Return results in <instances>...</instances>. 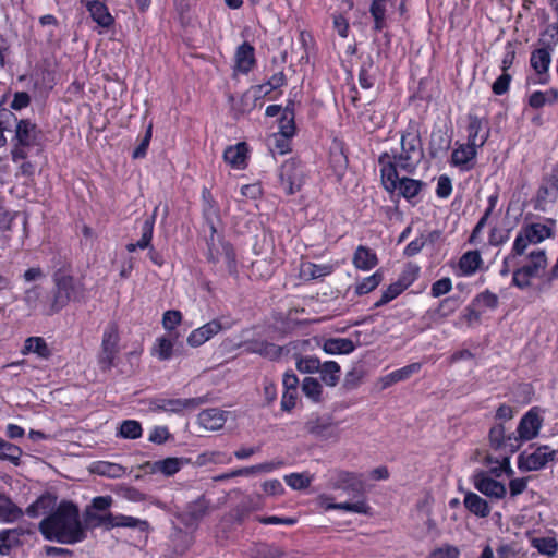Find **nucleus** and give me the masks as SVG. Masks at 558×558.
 <instances>
[{
    "instance_id": "obj_1",
    "label": "nucleus",
    "mask_w": 558,
    "mask_h": 558,
    "mask_svg": "<svg viewBox=\"0 0 558 558\" xmlns=\"http://www.w3.org/2000/svg\"><path fill=\"white\" fill-rule=\"evenodd\" d=\"M46 541L73 545L87 537V526L82 522L80 509L71 500L63 499L38 524Z\"/></svg>"
},
{
    "instance_id": "obj_2",
    "label": "nucleus",
    "mask_w": 558,
    "mask_h": 558,
    "mask_svg": "<svg viewBox=\"0 0 558 558\" xmlns=\"http://www.w3.org/2000/svg\"><path fill=\"white\" fill-rule=\"evenodd\" d=\"M424 157L420 125L416 121L410 120L407 128L401 132L400 149L391 148L390 151H383L378 156L379 170H386L392 165L408 175H414Z\"/></svg>"
},
{
    "instance_id": "obj_3",
    "label": "nucleus",
    "mask_w": 558,
    "mask_h": 558,
    "mask_svg": "<svg viewBox=\"0 0 558 558\" xmlns=\"http://www.w3.org/2000/svg\"><path fill=\"white\" fill-rule=\"evenodd\" d=\"M548 259L545 250L536 248L531 251L524 263L519 264L512 271L511 286L525 291L533 289L539 295L546 291H539L538 287L547 279Z\"/></svg>"
},
{
    "instance_id": "obj_4",
    "label": "nucleus",
    "mask_w": 558,
    "mask_h": 558,
    "mask_svg": "<svg viewBox=\"0 0 558 558\" xmlns=\"http://www.w3.org/2000/svg\"><path fill=\"white\" fill-rule=\"evenodd\" d=\"M51 300L47 310L48 315H54L69 305L70 302L81 303L86 300V288L82 280L58 269L53 276Z\"/></svg>"
},
{
    "instance_id": "obj_5",
    "label": "nucleus",
    "mask_w": 558,
    "mask_h": 558,
    "mask_svg": "<svg viewBox=\"0 0 558 558\" xmlns=\"http://www.w3.org/2000/svg\"><path fill=\"white\" fill-rule=\"evenodd\" d=\"M13 132L10 155L14 163L27 159L32 149L41 147L43 132L29 119H19L16 117Z\"/></svg>"
},
{
    "instance_id": "obj_6",
    "label": "nucleus",
    "mask_w": 558,
    "mask_h": 558,
    "mask_svg": "<svg viewBox=\"0 0 558 558\" xmlns=\"http://www.w3.org/2000/svg\"><path fill=\"white\" fill-rule=\"evenodd\" d=\"M383 189L389 194L397 192L398 197H403L408 203L416 205L417 196L422 193L425 183L422 180L413 179L405 174L400 177V170L390 165L386 170H379Z\"/></svg>"
},
{
    "instance_id": "obj_7",
    "label": "nucleus",
    "mask_w": 558,
    "mask_h": 558,
    "mask_svg": "<svg viewBox=\"0 0 558 558\" xmlns=\"http://www.w3.org/2000/svg\"><path fill=\"white\" fill-rule=\"evenodd\" d=\"M539 43L544 46L531 52L530 64L537 75L534 84L546 85L549 82L548 70L551 62V46L558 43V25H549L542 34Z\"/></svg>"
},
{
    "instance_id": "obj_8",
    "label": "nucleus",
    "mask_w": 558,
    "mask_h": 558,
    "mask_svg": "<svg viewBox=\"0 0 558 558\" xmlns=\"http://www.w3.org/2000/svg\"><path fill=\"white\" fill-rule=\"evenodd\" d=\"M557 222L545 218L543 222L523 223L513 241L514 253L525 254L530 245H536L555 236Z\"/></svg>"
},
{
    "instance_id": "obj_9",
    "label": "nucleus",
    "mask_w": 558,
    "mask_h": 558,
    "mask_svg": "<svg viewBox=\"0 0 558 558\" xmlns=\"http://www.w3.org/2000/svg\"><path fill=\"white\" fill-rule=\"evenodd\" d=\"M304 430L319 441H338L341 430L339 423L330 415L312 414L304 423Z\"/></svg>"
},
{
    "instance_id": "obj_10",
    "label": "nucleus",
    "mask_w": 558,
    "mask_h": 558,
    "mask_svg": "<svg viewBox=\"0 0 558 558\" xmlns=\"http://www.w3.org/2000/svg\"><path fill=\"white\" fill-rule=\"evenodd\" d=\"M280 185L287 195L299 192L304 184V171L301 160L290 158L279 169Z\"/></svg>"
},
{
    "instance_id": "obj_11",
    "label": "nucleus",
    "mask_w": 558,
    "mask_h": 558,
    "mask_svg": "<svg viewBox=\"0 0 558 558\" xmlns=\"http://www.w3.org/2000/svg\"><path fill=\"white\" fill-rule=\"evenodd\" d=\"M223 258L228 274L234 279L239 278V265L236 253L233 245L225 240H220L216 245L215 243L208 244L207 260L217 264Z\"/></svg>"
},
{
    "instance_id": "obj_12",
    "label": "nucleus",
    "mask_w": 558,
    "mask_h": 558,
    "mask_svg": "<svg viewBox=\"0 0 558 558\" xmlns=\"http://www.w3.org/2000/svg\"><path fill=\"white\" fill-rule=\"evenodd\" d=\"M466 141L482 148L490 137V123L487 116L480 117L470 110L466 114Z\"/></svg>"
},
{
    "instance_id": "obj_13",
    "label": "nucleus",
    "mask_w": 558,
    "mask_h": 558,
    "mask_svg": "<svg viewBox=\"0 0 558 558\" xmlns=\"http://www.w3.org/2000/svg\"><path fill=\"white\" fill-rule=\"evenodd\" d=\"M556 450L549 446L543 445L536 447L533 452H522L518 458V468L522 471H538L553 461L556 456Z\"/></svg>"
},
{
    "instance_id": "obj_14",
    "label": "nucleus",
    "mask_w": 558,
    "mask_h": 558,
    "mask_svg": "<svg viewBox=\"0 0 558 558\" xmlns=\"http://www.w3.org/2000/svg\"><path fill=\"white\" fill-rule=\"evenodd\" d=\"M205 402V399L202 397L196 398H155L151 402L155 410L174 413V414H183L186 411H194L199 408Z\"/></svg>"
},
{
    "instance_id": "obj_15",
    "label": "nucleus",
    "mask_w": 558,
    "mask_h": 558,
    "mask_svg": "<svg viewBox=\"0 0 558 558\" xmlns=\"http://www.w3.org/2000/svg\"><path fill=\"white\" fill-rule=\"evenodd\" d=\"M558 196V162L555 163L548 174L543 178L539 185L534 208L536 210H544L548 203H554Z\"/></svg>"
},
{
    "instance_id": "obj_16",
    "label": "nucleus",
    "mask_w": 558,
    "mask_h": 558,
    "mask_svg": "<svg viewBox=\"0 0 558 558\" xmlns=\"http://www.w3.org/2000/svg\"><path fill=\"white\" fill-rule=\"evenodd\" d=\"M478 149L480 147L471 144L468 141L465 143L457 142L456 148H453L451 153L449 162L452 167L458 168L460 171H471L476 165Z\"/></svg>"
},
{
    "instance_id": "obj_17",
    "label": "nucleus",
    "mask_w": 558,
    "mask_h": 558,
    "mask_svg": "<svg viewBox=\"0 0 558 558\" xmlns=\"http://www.w3.org/2000/svg\"><path fill=\"white\" fill-rule=\"evenodd\" d=\"M330 485L333 489H341L354 496H363L365 490L363 475L349 471L336 472Z\"/></svg>"
},
{
    "instance_id": "obj_18",
    "label": "nucleus",
    "mask_w": 558,
    "mask_h": 558,
    "mask_svg": "<svg viewBox=\"0 0 558 558\" xmlns=\"http://www.w3.org/2000/svg\"><path fill=\"white\" fill-rule=\"evenodd\" d=\"M472 483L476 490L489 498L502 499L507 494L506 486L485 471H476L472 476Z\"/></svg>"
},
{
    "instance_id": "obj_19",
    "label": "nucleus",
    "mask_w": 558,
    "mask_h": 558,
    "mask_svg": "<svg viewBox=\"0 0 558 558\" xmlns=\"http://www.w3.org/2000/svg\"><path fill=\"white\" fill-rule=\"evenodd\" d=\"M247 351L258 354L269 361H279L282 355L290 352L289 345H277L267 340H251L247 343Z\"/></svg>"
},
{
    "instance_id": "obj_20",
    "label": "nucleus",
    "mask_w": 558,
    "mask_h": 558,
    "mask_svg": "<svg viewBox=\"0 0 558 558\" xmlns=\"http://www.w3.org/2000/svg\"><path fill=\"white\" fill-rule=\"evenodd\" d=\"M92 20L101 28L109 29L114 25V17L109 11L105 0L83 1Z\"/></svg>"
},
{
    "instance_id": "obj_21",
    "label": "nucleus",
    "mask_w": 558,
    "mask_h": 558,
    "mask_svg": "<svg viewBox=\"0 0 558 558\" xmlns=\"http://www.w3.org/2000/svg\"><path fill=\"white\" fill-rule=\"evenodd\" d=\"M29 530L21 526L0 530V556H9L12 550L23 545L22 537L29 534Z\"/></svg>"
},
{
    "instance_id": "obj_22",
    "label": "nucleus",
    "mask_w": 558,
    "mask_h": 558,
    "mask_svg": "<svg viewBox=\"0 0 558 558\" xmlns=\"http://www.w3.org/2000/svg\"><path fill=\"white\" fill-rule=\"evenodd\" d=\"M250 147L246 142H239L235 145L228 146L223 151V160L236 170H243L247 167Z\"/></svg>"
},
{
    "instance_id": "obj_23",
    "label": "nucleus",
    "mask_w": 558,
    "mask_h": 558,
    "mask_svg": "<svg viewBox=\"0 0 558 558\" xmlns=\"http://www.w3.org/2000/svg\"><path fill=\"white\" fill-rule=\"evenodd\" d=\"M234 60V70L241 74H248L256 65L255 48L248 41H243L236 48Z\"/></svg>"
},
{
    "instance_id": "obj_24",
    "label": "nucleus",
    "mask_w": 558,
    "mask_h": 558,
    "mask_svg": "<svg viewBox=\"0 0 558 558\" xmlns=\"http://www.w3.org/2000/svg\"><path fill=\"white\" fill-rule=\"evenodd\" d=\"M483 264L480 251H468L459 258L456 275L459 277H471L482 268Z\"/></svg>"
},
{
    "instance_id": "obj_25",
    "label": "nucleus",
    "mask_w": 558,
    "mask_h": 558,
    "mask_svg": "<svg viewBox=\"0 0 558 558\" xmlns=\"http://www.w3.org/2000/svg\"><path fill=\"white\" fill-rule=\"evenodd\" d=\"M543 420L539 415L531 409L527 411L518 425L517 432L522 440H531L536 437L542 427Z\"/></svg>"
},
{
    "instance_id": "obj_26",
    "label": "nucleus",
    "mask_w": 558,
    "mask_h": 558,
    "mask_svg": "<svg viewBox=\"0 0 558 558\" xmlns=\"http://www.w3.org/2000/svg\"><path fill=\"white\" fill-rule=\"evenodd\" d=\"M159 206H156L150 217L146 218L141 228V239L136 243L126 244L125 248L128 252L133 253L137 248L146 250L150 246L154 235V227L157 218Z\"/></svg>"
},
{
    "instance_id": "obj_27",
    "label": "nucleus",
    "mask_w": 558,
    "mask_h": 558,
    "mask_svg": "<svg viewBox=\"0 0 558 558\" xmlns=\"http://www.w3.org/2000/svg\"><path fill=\"white\" fill-rule=\"evenodd\" d=\"M377 254L369 247L359 245L352 257L353 266L362 271H369L378 265Z\"/></svg>"
},
{
    "instance_id": "obj_28",
    "label": "nucleus",
    "mask_w": 558,
    "mask_h": 558,
    "mask_svg": "<svg viewBox=\"0 0 558 558\" xmlns=\"http://www.w3.org/2000/svg\"><path fill=\"white\" fill-rule=\"evenodd\" d=\"M227 421L226 412L217 409H206L198 414V423L207 430H218L223 427Z\"/></svg>"
},
{
    "instance_id": "obj_29",
    "label": "nucleus",
    "mask_w": 558,
    "mask_h": 558,
    "mask_svg": "<svg viewBox=\"0 0 558 558\" xmlns=\"http://www.w3.org/2000/svg\"><path fill=\"white\" fill-rule=\"evenodd\" d=\"M463 506L470 513L477 518H487L492 510L487 500L473 492L465 493Z\"/></svg>"
},
{
    "instance_id": "obj_30",
    "label": "nucleus",
    "mask_w": 558,
    "mask_h": 558,
    "mask_svg": "<svg viewBox=\"0 0 558 558\" xmlns=\"http://www.w3.org/2000/svg\"><path fill=\"white\" fill-rule=\"evenodd\" d=\"M23 515V510L4 493H0V522L14 523Z\"/></svg>"
},
{
    "instance_id": "obj_31",
    "label": "nucleus",
    "mask_w": 558,
    "mask_h": 558,
    "mask_svg": "<svg viewBox=\"0 0 558 558\" xmlns=\"http://www.w3.org/2000/svg\"><path fill=\"white\" fill-rule=\"evenodd\" d=\"M387 3L388 0H372L369 14L373 19L372 29L381 33L387 27Z\"/></svg>"
},
{
    "instance_id": "obj_32",
    "label": "nucleus",
    "mask_w": 558,
    "mask_h": 558,
    "mask_svg": "<svg viewBox=\"0 0 558 558\" xmlns=\"http://www.w3.org/2000/svg\"><path fill=\"white\" fill-rule=\"evenodd\" d=\"M202 211L204 219L210 223L213 232H216L213 220L219 218L220 210L210 190L207 187H203L202 190Z\"/></svg>"
},
{
    "instance_id": "obj_33",
    "label": "nucleus",
    "mask_w": 558,
    "mask_h": 558,
    "mask_svg": "<svg viewBox=\"0 0 558 558\" xmlns=\"http://www.w3.org/2000/svg\"><path fill=\"white\" fill-rule=\"evenodd\" d=\"M335 267L330 264L303 263L300 268V275L305 280H314L329 276L333 272Z\"/></svg>"
},
{
    "instance_id": "obj_34",
    "label": "nucleus",
    "mask_w": 558,
    "mask_h": 558,
    "mask_svg": "<svg viewBox=\"0 0 558 558\" xmlns=\"http://www.w3.org/2000/svg\"><path fill=\"white\" fill-rule=\"evenodd\" d=\"M23 354H36L40 359L48 360L51 356V350L49 349L46 340L43 337H28L24 341L22 349Z\"/></svg>"
},
{
    "instance_id": "obj_35",
    "label": "nucleus",
    "mask_w": 558,
    "mask_h": 558,
    "mask_svg": "<svg viewBox=\"0 0 558 558\" xmlns=\"http://www.w3.org/2000/svg\"><path fill=\"white\" fill-rule=\"evenodd\" d=\"M295 131H296V125H295L294 104L289 102L283 108V112L279 119L278 135H283L284 137H293L295 135Z\"/></svg>"
},
{
    "instance_id": "obj_36",
    "label": "nucleus",
    "mask_w": 558,
    "mask_h": 558,
    "mask_svg": "<svg viewBox=\"0 0 558 558\" xmlns=\"http://www.w3.org/2000/svg\"><path fill=\"white\" fill-rule=\"evenodd\" d=\"M259 95L251 94V90L243 93L239 99L233 95H229L228 99L231 104V109L239 114L251 112L255 107V101L259 98Z\"/></svg>"
},
{
    "instance_id": "obj_37",
    "label": "nucleus",
    "mask_w": 558,
    "mask_h": 558,
    "mask_svg": "<svg viewBox=\"0 0 558 558\" xmlns=\"http://www.w3.org/2000/svg\"><path fill=\"white\" fill-rule=\"evenodd\" d=\"M323 350L328 354H350L355 350V345L348 338H331L324 342Z\"/></svg>"
},
{
    "instance_id": "obj_38",
    "label": "nucleus",
    "mask_w": 558,
    "mask_h": 558,
    "mask_svg": "<svg viewBox=\"0 0 558 558\" xmlns=\"http://www.w3.org/2000/svg\"><path fill=\"white\" fill-rule=\"evenodd\" d=\"M317 373L320 374V379L325 385L335 387L340 380L341 368L336 361H326L320 364V369Z\"/></svg>"
},
{
    "instance_id": "obj_39",
    "label": "nucleus",
    "mask_w": 558,
    "mask_h": 558,
    "mask_svg": "<svg viewBox=\"0 0 558 558\" xmlns=\"http://www.w3.org/2000/svg\"><path fill=\"white\" fill-rule=\"evenodd\" d=\"M373 68V57L367 54L359 70V84L363 89H371L375 85V75L372 73Z\"/></svg>"
},
{
    "instance_id": "obj_40",
    "label": "nucleus",
    "mask_w": 558,
    "mask_h": 558,
    "mask_svg": "<svg viewBox=\"0 0 558 558\" xmlns=\"http://www.w3.org/2000/svg\"><path fill=\"white\" fill-rule=\"evenodd\" d=\"M460 306L458 296H448L442 299L436 308L433 310L434 319H445L451 316Z\"/></svg>"
},
{
    "instance_id": "obj_41",
    "label": "nucleus",
    "mask_w": 558,
    "mask_h": 558,
    "mask_svg": "<svg viewBox=\"0 0 558 558\" xmlns=\"http://www.w3.org/2000/svg\"><path fill=\"white\" fill-rule=\"evenodd\" d=\"M478 310L483 311V314L487 311H494L499 305L498 295L488 289L476 294L471 301Z\"/></svg>"
},
{
    "instance_id": "obj_42",
    "label": "nucleus",
    "mask_w": 558,
    "mask_h": 558,
    "mask_svg": "<svg viewBox=\"0 0 558 558\" xmlns=\"http://www.w3.org/2000/svg\"><path fill=\"white\" fill-rule=\"evenodd\" d=\"M23 454L22 449L10 441L4 439L1 440L0 445V460L9 461L13 465L19 466L21 464V457Z\"/></svg>"
},
{
    "instance_id": "obj_43",
    "label": "nucleus",
    "mask_w": 558,
    "mask_h": 558,
    "mask_svg": "<svg viewBox=\"0 0 558 558\" xmlns=\"http://www.w3.org/2000/svg\"><path fill=\"white\" fill-rule=\"evenodd\" d=\"M182 465L183 459L169 457L163 460L156 461L153 470L155 472H160L166 476H172L181 470Z\"/></svg>"
},
{
    "instance_id": "obj_44",
    "label": "nucleus",
    "mask_w": 558,
    "mask_h": 558,
    "mask_svg": "<svg viewBox=\"0 0 558 558\" xmlns=\"http://www.w3.org/2000/svg\"><path fill=\"white\" fill-rule=\"evenodd\" d=\"M384 275L381 270H376L373 275L363 278L355 286V294L364 295L374 291L383 281Z\"/></svg>"
},
{
    "instance_id": "obj_45",
    "label": "nucleus",
    "mask_w": 558,
    "mask_h": 558,
    "mask_svg": "<svg viewBox=\"0 0 558 558\" xmlns=\"http://www.w3.org/2000/svg\"><path fill=\"white\" fill-rule=\"evenodd\" d=\"M16 114L11 110L0 109V148L7 145L5 132H13Z\"/></svg>"
},
{
    "instance_id": "obj_46",
    "label": "nucleus",
    "mask_w": 558,
    "mask_h": 558,
    "mask_svg": "<svg viewBox=\"0 0 558 558\" xmlns=\"http://www.w3.org/2000/svg\"><path fill=\"white\" fill-rule=\"evenodd\" d=\"M208 509L209 501L204 496H201L187 505L186 515L191 519V521H198L207 514Z\"/></svg>"
},
{
    "instance_id": "obj_47",
    "label": "nucleus",
    "mask_w": 558,
    "mask_h": 558,
    "mask_svg": "<svg viewBox=\"0 0 558 558\" xmlns=\"http://www.w3.org/2000/svg\"><path fill=\"white\" fill-rule=\"evenodd\" d=\"M119 341H120V335H119V327L117 323L111 322L109 323L102 333L101 339V349H119Z\"/></svg>"
},
{
    "instance_id": "obj_48",
    "label": "nucleus",
    "mask_w": 558,
    "mask_h": 558,
    "mask_svg": "<svg viewBox=\"0 0 558 558\" xmlns=\"http://www.w3.org/2000/svg\"><path fill=\"white\" fill-rule=\"evenodd\" d=\"M421 268L414 263H408L403 267L401 274L397 282L403 288L405 291L410 286H412L420 276Z\"/></svg>"
},
{
    "instance_id": "obj_49",
    "label": "nucleus",
    "mask_w": 558,
    "mask_h": 558,
    "mask_svg": "<svg viewBox=\"0 0 558 558\" xmlns=\"http://www.w3.org/2000/svg\"><path fill=\"white\" fill-rule=\"evenodd\" d=\"M328 509H337V510H343L347 512H353V513H360V514H368L371 512V507L366 502V500L360 499L355 502H337L332 504L328 507Z\"/></svg>"
},
{
    "instance_id": "obj_50",
    "label": "nucleus",
    "mask_w": 558,
    "mask_h": 558,
    "mask_svg": "<svg viewBox=\"0 0 558 558\" xmlns=\"http://www.w3.org/2000/svg\"><path fill=\"white\" fill-rule=\"evenodd\" d=\"M172 353L173 342L166 337L157 338L151 349V354L156 355L160 361H168L171 359Z\"/></svg>"
},
{
    "instance_id": "obj_51",
    "label": "nucleus",
    "mask_w": 558,
    "mask_h": 558,
    "mask_svg": "<svg viewBox=\"0 0 558 558\" xmlns=\"http://www.w3.org/2000/svg\"><path fill=\"white\" fill-rule=\"evenodd\" d=\"M532 546L539 554L554 557L558 551V542L554 537H536L532 539Z\"/></svg>"
},
{
    "instance_id": "obj_52",
    "label": "nucleus",
    "mask_w": 558,
    "mask_h": 558,
    "mask_svg": "<svg viewBox=\"0 0 558 558\" xmlns=\"http://www.w3.org/2000/svg\"><path fill=\"white\" fill-rule=\"evenodd\" d=\"M302 390L306 397L314 402H320L323 396V386L314 377H305L302 384Z\"/></svg>"
},
{
    "instance_id": "obj_53",
    "label": "nucleus",
    "mask_w": 558,
    "mask_h": 558,
    "mask_svg": "<svg viewBox=\"0 0 558 558\" xmlns=\"http://www.w3.org/2000/svg\"><path fill=\"white\" fill-rule=\"evenodd\" d=\"M143 428L138 421L125 420L119 428V436L125 439H137L142 436Z\"/></svg>"
},
{
    "instance_id": "obj_54",
    "label": "nucleus",
    "mask_w": 558,
    "mask_h": 558,
    "mask_svg": "<svg viewBox=\"0 0 558 558\" xmlns=\"http://www.w3.org/2000/svg\"><path fill=\"white\" fill-rule=\"evenodd\" d=\"M490 447L495 450L507 449L506 429L504 424H495L488 434Z\"/></svg>"
},
{
    "instance_id": "obj_55",
    "label": "nucleus",
    "mask_w": 558,
    "mask_h": 558,
    "mask_svg": "<svg viewBox=\"0 0 558 558\" xmlns=\"http://www.w3.org/2000/svg\"><path fill=\"white\" fill-rule=\"evenodd\" d=\"M286 83L287 77L284 72L279 71L277 73H274L266 83L256 86L255 89L258 92V94H268L271 90L282 87L283 85H286Z\"/></svg>"
},
{
    "instance_id": "obj_56",
    "label": "nucleus",
    "mask_w": 558,
    "mask_h": 558,
    "mask_svg": "<svg viewBox=\"0 0 558 558\" xmlns=\"http://www.w3.org/2000/svg\"><path fill=\"white\" fill-rule=\"evenodd\" d=\"M404 292L403 288L396 281L390 283L381 293L380 298L374 303V308L381 307Z\"/></svg>"
},
{
    "instance_id": "obj_57",
    "label": "nucleus",
    "mask_w": 558,
    "mask_h": 558,
    "mask_svg": "<svg viewBox=\"0 0 558 558\" xmlns=\"http://www.w3.org/2000/svg\"><path fill=\"white\" fill-rule=\"evenodd\" d=\"M120 349H101L98 354V365L102 372H109L116 366Z\"/></svg>"
},
{
    "instance_id": "obj_58",
    "label": "nucleus",
    "mask_w": 558,
    "mask_h": 558,
    "mask_svg": "<svg viewBox=\"0 0 558 558\" xmlns=\"http://www.w3.org/2000/svg\"><path fill=\"white\" fill-rule=\"evenodd\" d=\"M284 481L289 487L294 490H303L310 487L312 476L305 473H291L284 476Z\"/></svg>"
},
{
    "instance_id": "obj_59",
    "label": "nucleus",
    "mask_w": 558,
    "mask_h": 558,
    "mask_svg": "<svg viewBox=\"0 0 558 558\" xmlns=\"http://www.w3.org/2000/svg\"><path fill=\"white\" fill-rule=\"evenodd\" d=\"M461 551L458 546L445 543L429 551L426 558H460Z\"/></svg>"
},
{
    "instance_id": "obj_60",
    "label": "nucleus",
    "mask_w": 558,
    "mask_h": 558,
    "mask_svg": "<svg viewBox=\"0 0 558 558\" xmlns=\"http://www.w3.org/2000/svg\"><path fill=\"white\" fill-rule=\"evenodd\" d=\"M320 360L316 356H301L296 361V368L304 374H314L320 369Z\"/></svg>"
},
{
    "instance_id": "obj_61",
    "label": "nucleus",
    "mask_w": 558,
    "mask_h": 558,
    "mask_svg": "<svg viewBox=\"0 0 558 558\" xmlns=\"http://www.w3.org/2000/svg\"><path fill=\"white\" fill-rule=\"evenodd\" d=\"M151 136H153V123H149L140 144L135 147V149L132 153V157L134 159H141L146 156L147 149H148L150 141H151Z\"/></svg>"
},
{
    "instance_id": "obj_62",
    "label": "nucleus",
    "mask_w": 558,
    "mask_h": 558,
    "mask_svg": "<svg viewBox=\"0 0 558 558\" xmlns=\"http://www.w3.org/2000/svg\"><path fill=\"white\" fill-rule=\"evenodd\" d=\"M116 524H119V527L137 529L141 532H147L149 529V523L147 521L124 514H120L119 522Z\"/></svg>"
},
{
    "instance_id": "obj_63",
    "label": "nucleus",
    "mask_w": 558,
    "mask_h": 558,
    "mask_svg": "<svg viewBox=\"0 0 558 558\" xmlns=\"http://www.w3.org/2000/svg\"><path fill=\"white\" fill-rule=\"evenodd\" d=\"M511 81L512 76L507 72H502L492 85L493 94L496 96H501L508 93Z\"/></svg>"
},
{
    "instance_id": "obj_64",
    "label": "nucleus",
    "mask_w": 558,
    "mask_h": 558,
    "mask_svg": "<svg viewBox=\"0 0 558 558\" xmlns=\"http://www.w3.org/2000/svg\"><path fill=\"white\" fill-rule=\"evenodd\" d=\"M182 322V313L178 310H169L163 313L162 326L166 330H174Z\"/></svg>"
}]
</instances>
